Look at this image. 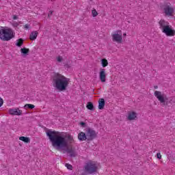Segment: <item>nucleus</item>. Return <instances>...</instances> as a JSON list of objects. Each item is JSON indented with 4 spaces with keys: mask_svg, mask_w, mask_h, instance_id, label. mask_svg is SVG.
Listing matches in <instances>:
<instances>
[{
    "mask_svg": "<svg viewBox=\"0 0 175 175\" xmlns=\"http://www.w3.org/2000/svg\"><path fill=\"white\" fill-rule=\"evenodd\" d=\"M46 136L51 142L52 146L55 150H65L69 147V144H72L75 139L71 135H62L61 133L55 131L49 130L46 132Z\"/></svg>",
    "mask_w": 175,
    "mask_h": 175,
    "instance_id": "f257e3e1",
    "label": "nucleus"
},
{
    "mask_svg": "<svg viewBox=\"0 0 175 175\" xmlns=\"http://www.w3.org/2000/svg\"><path fill=\"white\" fill-rule=\"evenodd\" d=\"M70 80V79L58 72H55L52 77L53 85L57 91H66L69 86Z\"/></svg>",
    "mask_w": 175,
    "mask_h": 175,
    "instance_id": "f03ea898",
    "label": "nucleus"
},
{
    "mask_svg": "<svg viewBox=\"0 0 175 175\" xmlns=\"http://www.w3.org/2000/svg\"><path fill=\"white\" fill-rule=\"evenodd\" d=\"M160 25V29H161L163 33H165L167 36H174L175 31L173 30L171 25H169V23L164 20H161L159 22Z\"/></svg>",
    "mask_w": 175,
    "mask_h": 175,
    "instance_id": "7ed1b4c3",
    "label": "nucleus"
},
{
    "mask_svg": "<svg viewBox=\"0 0 175 175\" xmlns=\"http://www.w3.org/2000/svg\"><path fill=\"white\" fill-rule=\"evenodd\" d=\"M14 38V34H13V30L10 28H3L0 29V39L4 42H8L11 39Z\"/></svg>",
    "mask_w": 175,
    "mask_h": 175,
    "instance_id": "20e7f679",
    "label": "nucleus"
},
{
    "mask_svg": "<svg viewBox=\"0 0 175 175\" xmlns=\"http://www.w3.org/2000/svg\"><path fill=\"white\" fill-rule=\"evenodd\" d=\"M98 164L95 161H89L85 165V171L88 174H95L98 172Z\"/></svg>",
    "mask_w": 175,
    "mask_h": 175,
    "instance_id": "39448f33",
    "label": "nucleus"
},
{
    "mask_svg": "<svg viewBox=\"0 0 175 175\" xmlns=\"http://www.w3.org/2000/svg\"><path fill=\"white\" fill-rule=\"evenodd\" d=\"M86 136L88 137V142H92L94 139H96L98 135L96 134V131L95 130L88 128L86 129Z\"/></svg>",
    "mask_w": 175,
    "mask_h": 175,
    "instance_id": "423d86ee",
    "label": "nucleus"
},
{
    "mask_svg": "<svg viewBox=\"0 0 175 175\" xmlns=\"http://www.w3.org/2000/svg\"><path fill=\"white\" fill-rule=\"evenodd\" d=\"M111 36L113 42H117V43H122V33L121 30L115 31V33L112 34Z\"/></svg>",
    "mask_w": 175,
    "mask_h": 175,
    "instance_id": "0eeeda50",
    "label": "nucleus"
},
{
    "mask_svg": "<svg viewBox=\"0 0 175 175\" xmlns=\"http://www.w3.org/2000/svg\"><path fill=\"white\" fill-rule=\"evenodd\" d=\"M154 96L159 100L160 103H163V105H165V103L167 100L166 96L165 94H162V92L155 91Z\"/></svg>",
    "mask_w": 175,
    "mask_h": 175,
    "instance_id": "6e6552de",
    "label": "nucleus"
},
{
    "mask_svg": "<svg viewBox=\"0 0 175 175\" xmlns=\"http://www.w3.org/2000/svg\"><path fill=\"white\" fill-rule=\"evenodd\" d=\"M99 77L102 83L106 82V70L105 68L100 69Z\"/></svg>",
    "mask_w": 175,
    "mask_h": 175,
    "instance_id": "1a4fd4ad",
    "label": "nucleus"
},
{
    "mask_svg": "<svg viewBox=\"0 0 175 175\" xmlns=\"http://www.w3.org/2000/svg\"><path fill=\"white\" fill-rule=\"evenodd\" d=\"M8 112L11 116H21L23 114V111L19 109H10Z\"/></svg>",
    "mask_w": 175,
    "mask_h": 175,
    "instance_id": "9d476101",
    "label": "nucleus"
},
{
    "mask_svg": "<svg viewBox=\"0 0 175 175\" xmlns=\"http://www.w3.org/2000/svg\"><path fill=\"white\" fill-rule=\"evenodd\" d=\"M78 139L79 142H84L85 140L88 142V137H87V133L84 132H80L78 134Z\"/></svg>",
    "mask_w": 175,
    "mask_h": 175,
    "instance_id": "9b49d317",
    "label": "nucleus"
},
{
    "mask_svg": "<svg viewBox=\"0 0 175 175\" xmlns=\"http://www.w3.org/2000/svg\"><path fill=\"white\" fill-rule=\"evenodd\" d=\"M174 12V10L173 8L169 5H167L164 8V13L166 14V16H172Z\"/></svg>",
    "mask_w": 175,
    "mask_h": 175,
    "instance_id": "f8f14e48",
    "label": "nucleus"
},
{
    "mask_svg": "<svg viewBox=\"0 0 175 175\" xmlns=\"http://www.w3.org/2000/svg\"><path fill=\"white\" fill-rule=\"evenodd\" d=\"M105 99L100 98L98 100V109L99 110H103L105 109Z\"/></svg>",
    "mask_w": 175,
    "mask_h": 175,
    "instance_id": "ddd939ff",
    "label": "nucleus"
},
{
    "mask_svg": "<svg viewBox=\"0 0 175 175\" xmlns=\"http://www.w3.org/2000/svg\"><path fill=\"white\" fill-rule=\"evenodd\" d=\"M21 52L22 54V57H27V55H28V54L29 53V49L22 48L21 49Z\"/></svg>",
    "mask_w": 175,
    "mask_h": 175,
    "instance_id": "4468645a",
    "label": "nucleus"
},
{
    "mask_svg": "<svg viewBox=\"0 0 175 175\" xmlns=\"http://www.w3.org/2000/svg\"><path fill=\"white\" fill-rule=\"evenodd\" d=\"M136 117H137L136 112L132 111L129 113L128 119L130 121H132V120H135V118H136Z\"/></svg>",
    "mask_w": 175,
    "mask_h": 175,
    "instance_id": "2eb2a0df",
    "label": "nucleus"
},
{
    "mask_svg": "<svg viewBox=\"0 0 175 175\" xmlns=\"http://www.w3.org/2000/svg\"><path fill=\"white\" fill-rule=\"evenodd\" d=\"M38 31H32L30 34L29 39L30 40H36V38H38Z\"/></svg>",
    "mask_w": 175,
    "mask_h": 175,
    "instance_id": "dca6fc26",
    "label": "nucleus"
},
{
    "mask_svg": "<svg viewBox=\"0 0 175 175\" xmlns=\"http://www.w3.org/2000/svg\"><path fill=\"white\" fill-rule=\"evenodd\" d=\"M67 152L68 154H70V157L71 158H75V157H77V154H76V152H75V150H73V149H67Z\"/></svg>",
    "mask_w": 175,
    "mask_h": 175,
    "instance_id": "f3484780",
    "label": "nucleus"
},
{
    "mask_svg": "<svg viewBox=\"0 0 175 175\" xmlns=\"http://www.w3.org/2000/svg\"><path fill=\"white\" fill-rule=\"evenodd\" d=\"M86 107L88 110H91L92 111H95V107H94V104L92 102H88Z\"/></svg>",
    "mask_w": 175,
    "mask_h": 175,
    "instance_id": "a211bd4d",
    "label": "nucleus"
},
{
    "mask_svg": "<svg viewBox=\"0 0 175 175\" xmlns=\"http://www.w3.org/2000/svg\"><path fill=\"white\" fill-rule=\"evenodd\" d=\"M19 140H21L22 142H24V143H29L31 142V139L29 137H20Z\"/></svg>",
    "mask_w": 175,
    "mask_h": 175,
    "instance_id": "6ab92c4d",
    "label": "nucleus"
},
{
    "mask_svg": "<svg viewBox=\"0 0 175 175\" xmlns=\"http://www.w3.org/2000/svg\"><path fill=\"white\" fill-rule=\"evenodd\" d=\"M22 44H24V40H23V38H19L18 40H17L16 46H17L18 47H21Z\"/></svg>",
    "mask_w": 175,
    "mask_h": 175,
    "instance_id": "aec40b11",
    "label": "nucleus"
},
{
    "mask_svg": "<svg viewBox=\"0 0 175 175\" xmlns=\"http://www.w3.org/2000/svg\"><path fill=\"white\" fill-rule=\"evenodd\" d=\"M101 65H102L103 68H106V66H107V65H109V62H107V59H101Z\"/></svg>",
    "mask_w": 175,
    "mask_h": 175,
    "instance_id": "412c9836",
    "label": "nucleus"
},
{
    "mask_svg": "<svg viewBox=\"0 0 175 175\" xmlns=\"http://www.w3.org/2000/svg\"><path fill=\"white\" fill-rule=\"evenodd\" d=\"M25 109H35V105H31V104H26L25 106H24Z\"/></svg>",
    "mask_w": 175,
    "mask_h": 175,
    "instance_id": "4be33fe9",
    "label": "nucleus"
},
{
    "mask_svg": "<svg viewBox=\"0 0 175 175\" xmlns=\"http://www.w3.org/2000/svg\"><path fill=\"white\" fill-rule=\"evenodd\" d=\"M66 167L68 169V170H73V166L69 163H66L65 164Z\"/></svg>",
    "mask_w": 175,
    "mask_h": 175,
    "instance_id": "5701e85b",
    "label": "nucleus"
},
{
    "mask_svg": "<svg viewBox=\"0 0 175 175\" xmlns=\"http://www.w3.org/2000/svg\"><path fill=\"white\" fill-rule=\"evenodd\" d=\"M92 14L93 17H96L98 16V12L96 11V10H92Z\"/></svg>",
    "mask_w": 175,
    "mask_h": 175,
    "instance_id": "b1692460",
    "label": "nucleus"
},
{
    "mask_svg": "<svg viewBox=\"0 0 175 175\" xmlns=\"http://www.w3.org/2000/svg\"><path fill=\"white\" fill-rule=\"evenodd\" d=\"M79 125H81L83 128H85V126H87V125L85 124V122H81L79 123Z\"/></svg>",
    "mask_w": 175,
    "mask_h": 175,
    "instance_id": "393cba45",
    "label": "nucleus"
},
{
    "mask_svg": "<svg viewBox=\"0 0 175 175\" xmlns=\"http://www.w3.org/2000/svg\"><path fill=\"white\" fill-rule=\"evenodd\" d=\"M57 62H62V57L58 56L57 58Z\"/></svg>",
    "mask_w": 175,
    "mask_h": 175,
    "instance_id": "a878e982",
    "label": "nucleus"
},
{
    "mask_svg": "<svg viewBox=\"0 0 175 175\" xmlns=\"http://www.w3.org/2000/svg\"><path fill=\"white\" fill-rule=\"evenodd\" d=\"M3 105V99L0 97V107H2V105Z\"/></svg>",
    "mask_w": 175,
    "mask_h": 175,
    "instance_id": "bb28decb",
    "label": "nucleus"
},
{
    "mask_svg": "<svg viewBox=\"0 0 175 175\" xmlns=\"http://www.w3.org/2000/svg\"><path fill=\"white\" fill-rule=\"evenodd\" d=\"M24 28H25V29H29V25H28V24L25 25Z\"/></svg>",
    "mask_w": 175,
    "mask_h": 175,
    "instance_id": "cd10ccee",
    "label": "nucleus"
},
{
    "mask_svg": "<svg viewBox=\"0 0 175 175\" xmlns=\"http://www.w3.org/2000/svg\"><path fill=\"white\" fill-rule=\"evenodd\" d=\"M157 156L158 159H161V158H162V155H161V153H157Z\"/></svg>",
    "mask_w": 175,
    "mask_h": 175,
    "instance_id": "c85d7f7f",
    "label": "nucleus"
},
{
    "mask_svg": "<svg viewBox=\"0 0 175 175\" xmlns=\"http://www.w3.org/2000/svg\"><path fill=\"white\" fill-rule=\"evenodd\" d=\"M13 27H18V23H12Z\"/></svg>",
    "mask_w": 175,
    "mask_h": 175,
    "instance_id": "c756f323",
    "label": "nucleus"
},
{
    "mask_svg": "<svg viewBox=\"0 0 175 175\" xmlns=\"http://www.w3.org/2000/svg\"><path fill=\"white\" fill-rule=\"evenodd\" d=\"M51 15H53V11H51L50 14H48V17H50Z\"/></svg>",
    "mask_w": 175,
    "mask_h": 175,
    "instance_id": "7c9ffc66",
    "label": "nucleus"
},
{
    "mask_svg": "<svg viewBox=\"0 0 175 175\" xmlns=\"http://www.w3.org/2000/svg\"><path fill=\"white\" fill-rule=\"evenodd\" d=\"M18 17L16 15L13 16V20H17Z\"/></svg>",
    "mask_w": 175,
    "mask_h": 175,
    "instance_id": "2f4dec72",
    "label": "nucleus"
},
{
    "mask_svg": "<svg viewBox=\"0 0 175 175\" xmlns=\"http://www.w3.org/2000/svg\"><path fill=\"white\" fill-rule=\"evenodd\" d=\"M158 88V85L154 86V90H157Z\"/></svg>",
    "mask_w": 175,
    "mask_h": 175,
    "instance_id": "473e14b6",
    "label": "nucleus"
},
{
    "mask_svg": "<svg viewBox=\"0 0 175 175\" xmlns=\"http://www.w3.org/2000/svg\"><path fill=\"white\" fill-rule=\"evenodd\" d=\"M123 36H126V33H124L123 34Z\"/></svg>",
    "mask_w": 175,
    "mask_h": 175,
    "instance_id": "72a5a7b5",
    "label": "nucleus"
}]
</instances>
